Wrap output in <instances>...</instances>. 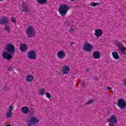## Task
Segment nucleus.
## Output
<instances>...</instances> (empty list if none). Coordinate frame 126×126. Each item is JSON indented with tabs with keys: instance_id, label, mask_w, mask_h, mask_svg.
<instances>
[{
	"instance_id": "nucleus-12",
	"label": "nucleus",
	"mask_w": 126,
	"mask_h": 126,
	"mask_svg": "<svg viewBox=\"0 0 126 126\" xmlns=\"http://www.w3.org/2000/svg\"><path fill=\"white\" fill-rule=\"evenodd\" d=\"M20 49L21 52H26L27 51L28 48L27 47V44H23L20 47Z\"/></svg>"
},
{
	"instance_id": "nucleus-16",
	"label": "nucleus",
	"mask_w": 126,
	"mask_h": 126,
	"mask_svg": "<svg viewBox=\"0 0 126 126\" xmlns=\"http://www.w3.org/2000/svg\"><path fill=\"white\" fill-rule=\"evenodd\" d=\"M27 35L28 36V38H33V37H35L36 35V32H27Z\"/></svg>"
},
{
	"instance_id": "nucleus-41",
	"label": "nucleus",
	"mask_w": 126,
	"mask_h": 126,
	"mask_svg": "<svg viewBox=\"0 0 126 126\" xmlns=\"http://www.w3.org/2000/svg\"><path fill=\"white\" fill-rule=\"evenodd\" d=\"M86 70L87 71V72H89V69H86Z\"/></svg>"
},
{
	"instance_id": "nucleus-21",
	"label": "nucleus",
	"mask_w": 126,
	"mask_h": 126,
	"mask_svg": "<svg viewBox=\"0 0 126 126\" xmlns=\"http://www.w3.org/2000/svg\"><path fill=\"white\" fill-rule=\"evenodd\" d=\"M29 113V115H30V116H33V115H34V114L35 113V109L31 107L30 108Z\"/></svg>"
},
{
	"instance_id": "nucleus-34",
	"label": "nucleus",
	"mask_w": 126,
	"mask_h": 126,
	"mask_svg": "<svg viewBox=\"0 0 126 126\" xmlns=\"http://www.w3.org/2000/svg\"><path fill=\"white\" fill-rule=\"evenodd\" d=\"M81 85H82V87H84V85H85V82L84 81L82 82Z\"/></svg>"
},
{
	"instance_id": "nucleus-28",
	"label": "nucleus",
	"mask_w": 126,
	"mask_h": 126,
	"mask_svg": "<svg viewBox=\"0 0 126 126\" xmlns=\"http://www.w3.org/2000/svg\"><path fill=\"white\" fill-rule=\"evenodd\" d=\"M5 30L6 31H7L8 32H9L10 31V28H9V27L8 26H5Z\"/></svg>"
},
{
	"instance_id": "nucleus-22",
	"label": "nucleus",
	"mask_w": 126,
	"mask_h": 126,
	"mask_svg": "<svg viewBox=\"0 0 126 126\" xmlns=\"http://www.w3.org/2000/svg\"><path fill=\"white\" fill-rule=\"evenodd\" d=\"M120 52H121V53L123 54V55H126V47H123V48H121L119 50Z\"/></svg>"
},
{
	"instance_id": "nucleus-7",
	"label": "nucleus",
	"mask_w": 126,
	"mask_h": 126,
	"mask_svg": "<svg viewBox=\"0 0 126 126\" xmlns=\"http://www.w3.org/2000/svg\"><path fill=\"white\" fill-rule=\"evenodd\" d=\"M8 22H9V19L6 17H2L0 19V24L6 25Z\"/></svg>"
},
{
	"instance_id": "nucleus-1",
	"label": "nucleus",
	"mask_w": 126,
	"mask_h": 126,
	"mask_svg": "<svg viewBox=\"0 0 126 126\" xmlns=\"http://www.w3.org/2000/svg\"><path fill=\"white\" fill-rule=\"evenodd\" d=\"M5 50L6 52H3L2 54L3 58L6 59L7 61H9L11 59H12L11 55H13L15 53V47L13 44L9 43L6 45Z\"/></svg>"
},
{
	"instance_id": "nucleus-23",
	"label": "nucleus",
	"mask_w": 126,
	"mask_h": 126,
	"mask_svg": "<svg viewBox=\"0 0 126 126\" xmlns=\"http://www.w3.org/2000/svg\"><path fill=\"white\" fill-rule=\"evenodd\" d=\"M103 34V32H95L94 35L97 37H101Z\"/></svg>"
},
{
	"instance_id": "nucleus-19",
	"label": "nucleus",
	"mask_w": 126,
	"mask_h": 126,
	"mask_svg": "<svg viewBox=\"0 0 126 126\" xmlns=\"http://www.w3.org/2000/svg\"><path fill=\"white\" fill-rule=\"evenodd\" d=\"M27 32H35V30L32 26H30L27 27Z\"/></svg>"
},
{
	"instance_id": "nucleus-20",
	"label": "nucleus",
	"mask_w": 126,
	"mask_h": 126,
	"mask_svg": "<svg viewBox=\"0 0 126 126\" xmlns=\"http://www.w3.org/2000/svg\"><path fill=\"white\" fill-rule=\"evenodd\" d=\"M36 1L39 4H45L47 3L48 0H37Z\"/></svg>"
},
{
	"instance_id": "nucleus-17",
	"label": "nucleus",
	"mask_w": 126,
	"mask_h": 126,
	"mask_svg": "<svg viewBox=\"0 0 126 126\" xmlns=\"http://www.w3.org/2000/svg\"><path fill=\"white\" fill-rule=\"evenodd\" d=\"M21 111L24 114H28L29 113V108L27 106H24L22 107Z\"/></svg>"
},
{
	"instance_id": "nucleus-44",
	"label": "nucleus",
	"mask_w": 126,
	"mask_h": 126,
	"mask_svg": "<svg viewBox=\"0 0 126 126\" xmlns=\"http://www.w3.org/2000/svg\"><path fill=\"white\" fill-rule=\"evenodd\" d=\"M72 1H74L75 0H71Z\"/></svg>"
},
{
	"instance_id": "nucleus-29",
	"label": "nucleus",
	"mask_w": 126,
	"mask_h": 126,
	"mask_svg": "<svg viewBox=\"0 0 126 126\" xmlns=\"http://www.w3.org/2000/svg\"><path fill=\"white\" fill-rule=\"evenodd\" d=\"M47 98H48V99H51V94H50V93H45Z\"/></svg>"
},
{
	"instance_id": "nucleus-6",
	"label": "nucleus",
	"mask_w": 126,
	"mask_h": 126,
	"mask_svg": "<svg viewBox=\"0 0 126 126\" xmlns=\"http://www.w3.org/2000/svg\"><path fill=\"white\" fill-rule=\"evenodd\" d=\"M28 57L30 60H35L36 59V53L34 51H31L28 53Z\"/></svg>"
},
{
	"instance_id": "nucleus-15",
	"label": "nucleus",
	"mask_w": 126,
	"mask_h": 126,
	"mask_svg": "<svg viewBox=\"0 0 126 126\" xmlns=\"http://www.w3.org/2000/svg\"><path fill=\"white\" fill-rule=\"evenodd\" d=\"M112 55L115 60H120V56H119L118 52L114 51L112 52Z\"/></svg>"
},
{
	"instance_id": "nucleus-26",
	"label": "nucleus",
	"mask_w": 126,
	"mask_h": 126,
	"mask_svg": "<svg viewBox=\"0 0 126 126\" xmlns=\"http://www.w3.org/2000/svg\"><path fill=\"white\" fill-rule=\"evenodd\" d=\"M6 117L8 118H10L11 116H12V112H8V113L6 115Z\"/></svg>"
},
{
	"instance_id": "nucleus-3",
	"label": "nucleus",
	"mask_w": 126,
	"mask_h": 126,
	"mask_svg": "<svg viewBox=\"0 0 126 126\" xmlns=\"http://www.w3.org/2000/svg\"><path fill=\"white\" fill-rule=\"evenodd\" d=\"M28 122L29 124H28V126H34V125L38 124V123H39V120L36 117H32L30 118Z\"/></svg>"
},
{
	"instance_id": "nucleus-33",
	"label": "nucleus",
	"mask_w": 126,
	"mask_h": 126,
	"mask_svg": "<svg viewBox=\"0 0 126 126\" xmlns=\"http://www.w3.org/2000/svg\"><path fill=\"white\" fill-rule=\"evenodd\" d=\"M7 69L9 70V71H13V69L11 67H7Z\"/></svg>"
},
{
	"instance_id": "nucleus-31",
	"label": "nucleus",
	"mask_w": 126,
	"mask_h": 126,
	"mask_svg": "<svg viewBox=\"0 0 126 126\" xmlns=\"http://www.w3.org/2000/svg\"><path fill=\"white\" fill-rule=\"evenodd\" d=\"M11 20L12 22H14V23H15V22H16L15 17H12L11 19Z\"/></svg>"
},
{
	"instance_id": "nucleus-8",
	"label": "nucleus",
	"mask_w": 126,
	"mask_h": 126,
	"mask_svg": "<svg viewBox=\"0 0 126 126\" xmlns=\"http://www.w3.org/2000/svg\"><path fill=\"white\" fill-rule=\"evenodd\" d=\"M57 57L59 59H60V60H63L65 58V53H64L63 50L59 51L57 53Z\"/></svg>"
},
{
	"instance_id": "nucleus-9",
	"label": "nucleus",
	"mask_w": 126,
	"mask_h": 126,
	"mask_svg": "<svg viewBox=\"0 0 126 126\" xmlns=\"http://www.w3.org/2000/svg\"><path fill=\"white\" fill-rule=\"evenodd\" d=\"M108 122L112 124H116L117 122H118V120L117 117L115 115H112Z\"/></svg>"
},
{
	"instance_id": "nucleus-14",
	"label": "nucleus",
	"mask_w": 126,
	"mask_h": 126,
	"mask_svg": "<svg viewBox=\"0 0 126 126\" xmlns=\"http://www.w3.org/2000/svg\"><path fill=\"white\" fill-rule=\"evenodd\" d=\"M34 79V77L31 75H28L26 77V80L28 82H32Z\"/></svg>"
},
{
	"instance_id": "nucleus-25",
	"label": "nucleus",
	"mask_w": 126,
	"mask_h": 126,
	"mask_svg": "<svg viewBox=\"0 0 126 126\" xmlns=\"http://www.w3.org/2000/svg\"><path fill=\"white\" fill-rule=\"evenodd\" d=\"M39 93H40V95H44L45 94V89H41L39 90Z\"/></svg>"
},
{
	"instance_id": "nucleus-39",
	"label": "nucleus",
	"mask_w": 126,
	"mask_h": 126,
	"mask_svg": "<svg viewBox=\"0 0 126 126\" xmlns=\"http://www.w3.org/2000/svg\"><path fill=\"white\" fill-rule=\"evenodd\" d=\"M107 89H108V90H112V87H107Z\"/></svg>"
},
{
	"instance_id": "nucleus-37",
	"label": "nucleus",
	"mask_w": 126,
	"mask_h": 126,
	"mask_svg": "<svg viewBox=\"0 0 126 126\" xmlns=\"http://www.w3.org/2000/svg\"><path fill=\"white\" fill-rule=\"evenodd\" d=\"M113 124L114 123H110V124H109V126H114Z\"/></svg>"
},
{
	"instance_id": "nucleus-40",
	"label": "nucleus",
	"mask_w": 126,
	"mask_h": 126,
	"mask_svg": "<svg viewBox=\"0 0 126 126\" xmlns=\"http://www.w3.org/2000/svg\"><path fill=\"white\" fill-rule=\"evenodd\" d=\"M70 22H68L67 23V24L68 25V26H71V25H70Z\"/></svg>"
},
{
	"instance_id": "nucleus-18",
	"label": "nucleus",
	"mask_w": 126,
	"mask_h": 126,
	"mask_svg": "<svg viewBox=\"0 0 126 126\" xmlns=\"http://www.w3.org/2000/svg\"><path fill=\"white\" fill-rule=\"evenodd\" d=\"M116 45L118 48V51L121 50V49H123V48L125 47H124V44H122V42H120L119 41L116 42Z\"/></svg>"
},
{
	"instance_id": "nucleus-38",
	"label": "nucleus",
	"mask_w": 126,
	"mask_h": 126,
	"mask_svg": "<svg viewBox=\"0 0 126 126\" xmlns=\"http://www.w3.org/2000/svg\"><path fill=\"white\" fill-rule=\"evenodd\" d=\"M124 85L125 86H126V80L124 81Z\"/></svg>"
},
{
	"instance_id": "nucleus-30",
	"label": "nucleus",
	"mask_w": 126,
	"mask_h": 126,
	"mask_svg": "<svg viewBox=\"0 0 126 126\" xmlns=\"http://www.w3.org/2000/svg\"><path fill=\"white\" fill-rule=\"evenodd\" d=\"M11 111H12V105H10L8 108V112H12Z\"/></svg>"
},
{
	"instance_id": "nucleus-27",
	"label": "nucleus",
	"mask_w": 126,
	"mask_h": 126,
	"mask_svg": "<svg viewBox=\"0 0 126 126\" xmlns=\"http://www.w3.org/2000/svg\"><path fill=\"white\" fill-rule=\"evenodd\" d=\"M98 4H99V3H97V2H93L91 3V6H94L95 7L96 5H98Z\"/></svg>"
},
{
	"instance_id": "nucleus-11",
	"label": "nucleus",
	"mask_w": 126,
	"mask_h": 126,
	"mask_svg": "<svg viewBox=\"0 0 126 126\" xmlns=\"http://www.w3.org/2000/svg\"><path fill=\"white\" fill-rule=\"evenodd\" d=\"M62 72L63 74H67L69 72V66L67 65H64L62 67Z\"/></svg>"
},
{
	"instance_id": "nucleus-5",
	"label": "nucleus",
	"mask_w": 126,
	"mask_h": 126,
	"mask_svg": "<svg viewBox=\"0 0 126 126\" xmlns=\"http://www.w3.org/2000/svg\"><path fill=\"white\" fill-rule=\"evenodd\" d=\"M93 49V46L90 44H88L87 42H85L83 46V50L85 52H91Z\"/></svg>"
},
{
	"instance_id": "nucleus-32",
	"label": "nucleus",
	"mask_w": 126,
	"mask_h": 126,
	"mask_svg": "<svg viewBox=\"0 0 126 126\" xmlns=\"http://www.w3.org/2000/svg\"><path fill=\"white\" fill-rule=\"evenodd\" d=\"M95 32H103V31L101 29H96L95 30Z\"/></svg>"
},
{
	"instance_id": "nucleus-10",
	"label": "nucleus",
	"mask_w": 126,
	"mask_h": 126,
	"mask_svg": "<svg viewBox=\"0 0 126 126\" xmlns=\"http://www.w3.org/2000/svg\"><path fill=\"white\" fill-rule=\"evenodd\" d=\"M30 9L28 7V6L25 3H23L22 5V10L21 11V12H29Z\"/></svg>"
},
{
	"instance_id": "nucleus-13",
	"label": "nucleus",
	"mask_w": 126,
	"mask_h": 126,
	"mask_svg": "<svg viewBox=\"0 0 126 126\" xmlns=\"http://www.w3.org/2000/svg\"><path fill=\"white\" fill-rule=\"evenodd\" d=\"M93 57L95 59H100V57H101V54L98 51H95L93 54Z\"/></svg>"
},
{
	"instance_id": "nucleus-4",
	"label": "nucleus",
	"mask_w": 126,
	"mask_h": 126,
	"mask_svg": "<svg viewBox=\"0 0 126 126\" xmlns=\"http://www.w3.org/2000/svg\"><path fill=\"white\" fill-rule=\"evenodd\" d=\"M118 106L121 109V110H123V109H126V100L124 99H119L118 100V102L117 103Z\"/></svg>"
},
{
	"instance_id": "nucleus-42",
	"label": "nucleus",
	"mask_w": 126,
	"mask_h": 126,
	"mask_svg": "<svg viewBox=\"0 0 126 126\" xmlns=\"http://www.w3.org/2000/svg\"><path fill=\"white\" fill-rule=\"evenodd\" d=\"M74 44V42H72V43H71V46H72V45H73Z\"/></svg>"
},
{
	"instance_id": "nucleus-35",
	"label": "nucleus",
	"mask_w": 126,
	"mask_h": 126,
	"mask_svg": "<svg viewBox=\"0 0 126 126\" xmlns=\"http://www.w3.org/2000/svg\"><path fill=\"white\" fill-rule=\"evenodd\" d=\"M75 31V30H73V29L71 28L69 30V32H74Z\"/></svg>"
},
{
	"instance_id": "nucleus-24",
	"label": "nucleus",
	"mask_w": 126,
	"mask_h": 126,
	"mask_svg": "<svg viewBox=\"0 0 126 126\" xmlns=\"http://www.w3.org/2000/svg\"><path fill=\"white\" fill-rule=\"evenodd\" d=\"M94 102V99L89 100L87 102L85 103V105H90Z\"/></svg>"
},
{
	"instance_id": "nucleus-43",
	"label": "nucleus",
	"mask_w": 126,
	"mask_h": 126,
	"mask_svg": "<svg viewBox=\"0 0 126 126\" xmlns=\"http://www.w3.org/2000/svg\"><path fill=\"white\" fill-rule=\"evenodd\" d=\"M6 126H11L10 125H9V124H7V125H6Z\"/></svg>"
},
{
	"instance_id": "nucleus-2",
	"label": "nucleus",
	"mask_w": 126,
	"mask_h": 126,
	"mask_svg": "<svg viewBox=\"0 0 126 126\" xmlns=\"http://www.w3.org/2000/svg\"><path fill=\"white\" fill-rule=\"evenodd\" d=\"M68 9H69V6H67V5L62 4L59 6L58 12L62 17H64L66 15V13Z\"/></svg>"
},
{
	"instance_id": "nucleus-36",
	"label": "nucleus",
	"mask_w": 126,
	"mask_h": 126,
	"mask_svg": "<svg viewBox=\"0 0 126 126\" xmlns=\"http://www.w3.org/2000/svg\"><path fill=\"white\" fill-rule=\"evenodd\" d=\"M4 91H5V92H6V91H8V90H9V89H7V88H5L3 89Z\"/></svg>"
},
{
	"instance_id": "nucleus-45",
	"label": "nucleus",
	"mask_w": 126,
	"mask_h": 126,
	"mask_svg": "<svg viewBox=\"0 0 126 126\" xmlns=\"http://www.w3.org/2000/svg\"><path fill=\"white\" fill-rule=\"evenodd\" d=\"M3 0H0V1H3Z\"/></svg>"
}]
</instances>
